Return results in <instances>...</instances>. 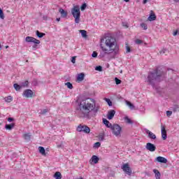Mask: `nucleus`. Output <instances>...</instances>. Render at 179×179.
<instances>
[{
    "instance_id": "48",
    "label": "nucleus",
    "mask_w": 179,
    "mask_h": 179,
    "mask_svg": "<svg viewBox=\"0 0 179 179\" xmlns=\"http://www.w3.org/2000/svg\"><path fill=\"white\" fill-rule=\"evenodd\" d=\"M159 54L162 55L163 54H166V49H163L161 51H159Z\"/></svg>"
},
{
    "instance_id": "37",
    "label": "nucleus",
    "mask_w": 179,
    "mask_h": 179,
    "mask_svg": "<svg viewBox=\"0 0 179 179\" xmlns=\"http://www.w3.org/2000/svg\"><path fill=\"white\" fill-rule=\"evenodd\" d=\"M95 71H98L99 72H101L103 71V67L101 66H97L95 68Z\"/></svg>"
},
{
    "instance_id": "31",
    "label": "nucleus",
    "mask_w": 179,
    "mask_h": 179,
    "mask_svg": "<svg viewBox=\"0 0 179 179\" xmlns=\"http://www.w3.org/2000/svg\"><path fill=\"white\" fill-rule=\"evenodd\" d=\"M161 129L162 134H167V131H166V127L164 126H161Z\"/></svg>"
},
{
    "instance_id": "57",
    "label": "nucleus",
    "mask_w": 179,
    "mask_h": 179,
    "mask_svg": "<svg viewBox=\"0 0 179 179\" xmlns=\"http://www.w3.org/2000/svg\"><path fill=\"white\" fill-rule=\"evenodd\" d=\"M9 48V46H6V48Z\"/></svg>"
},
{
    "instance_id": "30",
    "label": "nucleus",
    "mask_w": 179,
    "mask_h": 179,
    "mask_svg": "<svg viewBox=\"0 0 179 179\" xmlns=\"http://www.w3.org/2000/svg\"><path fill=\"white\" fill-rule=\"evenodd\" d=\"M14 88L15 89V90H20V89H22V85L20 84V85H17V84H14L13 85Z\"/></svg>"
},
{
    "instance_id": "54",
    "label": "nucleus",
    "mask_w": 179,
    "mask_h": 179,
    "mask_svg": "<svg viewBox=\"0 0 179 179\" xmlns=\"http://www.w3.org/2000/svg\"><path fill=\"white\" fill-rule=\"evenodd\" d=\"M176 3L179 2V0H173Z\"/></svg>"
},
{
    "instance_id": "56",
    "label": "nucleus",
    "mask_w": 179,
    "mask_h": 179,
    "mask_svg": "<svg viewBox=\"0 0 179 179\" xmlns=\"http://www.w3.org/2000/svg\"><path fill=\"white\" fill-rule=\"evenodd\" d=\"M103 137H101V141H103Z\"/></svg>"
},
{
    "instance_id": "1",
    "label": "nucleus",
    "mask_w": 179,
    "mask_h": 179,
    "mask_svg": "<svg viewBox=\"0 0 179 179\" xmlns=\"http://www.w3.org/2000/svg\"><path fill=\"white\" fill-rule=\"evenodd\" d=\"M77 113L80 118H89V114L94 111L97 113L99 108H96L94 99L87 98L78 101Z\"/></svg>"
},
{
    "instance_id": "20",
    "label": "nucleus",
    "mask_w": 179,
    "mask_h": 179,
    "mask_svg": "<svg viewBox=\"0 0 179 179\" xmlns=\"http://www.w3.org/2000/svg\"><path fill=\"white\" fill-rule=\"evenodd\" d=\"M153 173H155V178L156 179H160V171H159V170L157 169H154L153 170Z\"/></svg>"
},
{
    "instance_id": "42",
    "label": "nucleus",
    "mask_w": 179,
    "mask_h": 179,
    "mask_svg": "<svg viewBox=\"0 0 179 179\" xmlns=\"http://www.w3.org/2000/svg\"><path fill=\"white\" fill-rule=\"evenodd\" d=\"M136 44H142V43H143V41L142 40H140V39H136V41H135Z\"/></svg>"
},
{
    "instance_id": "50",
    "label": "nucleus",
    "mask_w": 179,
    "mask_h": 179,
    "mask_svg": "<svg viewBox=\"0 0 179 179\" xmlns=\"http://www.w3.org/2000/svg\"><path fill=\"white\" fill-rule=\"evenodd\" d=\"M8 122H12V121H13V118H12V117H8Z\"/></svg>"
},
{
    "instance_id": "17",
    "label": "nucleus",
    "mask_w": 179,
    "mask_h": 179,
    "mask_svg": "<svg viewBox=\"0 0 179 179\" xmlns=\"http://www.w3.org/2000/svg\"><path fill=\"white\" fill-rule=\"evenodd\" d=\"M59 12L61 13L62 17H66V16H68V12L65 11V10L62 8H60Z\"/></svg>"
},
{
    "instance_id": "58",
    "label": "nucleus",
    "mask_w": 179,
    "mask_h": 179,
    "mask_svg": "<svg viewBox=\"0 0 179 179\" xmlns=\"http://www.w3.org/2000/svg\"><path fill=\"white\" fill-rule=\"evenodd\" d=\"M0 48H1V44H0Z\"/></svg>"
},
{
    "instance_id": "14",
    "label": "nucleus",
    "mask_w": 179,
    "mask_h": 179,
    "mask_svg": "<svg viewBox=\"0 0 179 179\" xmlns=\"http://www.w3.org/2000/svg\"><path fill=\"white\" fill-rule=\"evenodd\" d=\"M148 19L149 22H153V20H156V15L155 14V13H153L152 10H151L150 15Z\"/></svg>"
},
{
    "instance_id": "23",
    "label": "nucleus",
    "mask_w": 179,
    "mask_h": 179,
    "mask_svg": "<svg viewBox=\"0 0 179 179\" xmlns=\"http://www.w3.org/2000/svg\"><path fill=\"white\" fill-rule=\"evenodd\" d=\"M82 37L86 38L87 37V32L85 30H80Z\"/></svg>"
},
{
    "instance_id": "35",
    "label": "nucleus",
    "mask_w": 179,
    "mask_h": 179,
    "mask_svg": "<svg viewBox=\"0 0 179 179\" xmlns=\"http://www.w3.org/2000/svg\"><path fill=\"white\" fill-rule=\"evenodd\" d=\"M141 27L142 29H143V30H148V25L145 23H141Z\"/></svg>"
},
{
    "instance_id": "53",
    "label": "nucleus",
    "mask_w": 179,
    "mask_h": 179,
    "mask_svg": "<svg viewBox=\"0 0 179 179\" xmlns=\"http://www.w3.org/2000/svg\"><path fill=\"white\" fill-rule=\"evenodd\" d=\"M56 20L57 22H59V20H61V18H57Z\"/></svg>"
},
{
    "instance_id": "8",
    "label": "nucleus",
    "mask_w": 179,
    "mask_h": 179,
    "mask_svg": "<svg viewBox=\"0 0 179 179\" xmlns=\"http://www.w3.org/2000/svg\"><path fill=\"white\" fill-rule=\"evenodd\" d=\"M122 169L126 174H128V176H131L132 174V170H131V168L129 167V164H123Z\"/></svg>"
},
{
    "instance_id": "27",
    "label": "nucleus",
    "mask_w": 179,
    "mask_h": 179,
    "mask_svg": "<svg viewBox=\"0 0 179 179\" xmlns=\"http://www.w3.org/2000/svg\"><path fill=\"white\" fill-rule=\"evenodd\" d=\"M127 105L129 107V108L131 110H134V108H135V106H134V104H132V103H131L130 101H126Z\"/></svg>"
},
{
    "instance_id": "16",
    "label": "nucleus",
    "mask_w": 179,
    "mask_h": 179,
    "mask_svg": "<svg viewBox=\"0 0 179 179\" xmlns=\"http://www.w3.org/2000/svg\"><path fill=\"white\" fill-rule=\"evenodd\" d=\"M90 162H92V163H94V164H97L99 163V158L96 155H93L90 159Z\"/></svg>"
},
{
    "instance_id": "7",
    "label": "nucleus",
    "mask_w": 179,
    "mask_h": 179,
    "mask_svg": "<svg viewBox=\"0 0 179 179\" xmlns=\"http://www.w3.org/2000/svg\"><path fill=\"white\" fill-rule=\"evenodd\" d=\"M76 130L78 132H84V134H90V128L87 125L79 124Z\"/></svg>"
},
{
    "instance_id": "5",
    "label": "nucleus",
    "mask_w": 179,
    "mask_h": 179,
    "mask_svg": "<svg viewBox=\"0 0 179 179\" xmlns=\"http://www.w3.org/2000/svg\"><path fill=\"white\" fill-rule=\"evenodd\" d=\"M122 129L121 128V127H120V125H118L117 124H115L113 125V127H111L112 132L113 135H115V136H121Z\"/></svg>"
},
{
    "instance_id": "11",
    "label": "nucleus",
    "mask_w": 179,
    "mask_h": 179,
    "mask_svg": "<svg viewBox=\"0 0 179 179\" xmlns=\"http://www.w3.org/2000/svg\"><path fill=\"white\" fill-rule=\"evenodd\" d=\"M33 91H31V90H27L23 93V96L24 97H27V99L33 97Z\"/></svg>"
},
{
    "instance_id": "49",
    "label": "nucleus",
    "mask_w": 179,
    "mask_h": 179,
    "mask_svg": "<svg viewBox=\"0 0 179 179\" xmlns=\"http://www.w3.org/2000/svg\"><path fill=\"white\" fill-rule=\"evenodd\" d=\"M127 52H131V48L129 46H126Z\"/></svg>"
},
{
    "instance_id": "29",
    "label": "nucleus",
    "mask_w": 179,
    "mask_h": 179,
    "mask_svg": "<svg viewBox=\"0 0 179 179\" xmlns=\"http://www.w3.org/2000/svg\"><path fill=\"white\" fill-rule=\"evenodd\" d=\"M124 121H125V122H127V124H133L134 123L131 121V120L129 119V117H128L127 116L124 117Z\"/></svg>"
},
{
    "instance_id": "12",
    "label": "nucleus",
    "mask_w": 179,
    "mask_h": 179,
    "mask_svg": "<svg viewBox=\"0 0 179 179\" xmlns=\"http://www.w3.org/2000/svg\"><path fill=\"white\" fill-rule=\"evenodd\" d=\"M155 162H158V163H167V159H166L165 157H157L155 159Z\"/></svg>"
},
{
    "instance_id": "34",
    "label": "nucleus",
    "mask_w": 179,
    "mask_h": 179,
    "mask_svg": "<svg viewBox=\"0 0 179 179\" xmlns=\"http://www.w3.org/2000/svg\"><path fill=\"white\" fill-rule=\"evenodd\" d=\"M173 111L174 113H177V111H179V106L178 105H176L173 107Z\"/></svg>"
},
{
    "instance_id": "45",
    "label": "nucleus",
    "mask_w": 179,
    "mask_h": 179,
    "mask_svg": "<svg viewBox=\"0 0 179 179\" xmlns=\"http://www.w3.org/2000/svg\"><path fill=\"white\" fill-rule=\"evenodd\" d=\"M162 138L163 141H166L167 139V134H162Z\"/></svg>"
},
{
    "instance_id": "19",
    "label": "nucleus",
    "mask_w": 179,
    "mask_h": 179,
    "mask_svg": "<svg viewBox=\"0 0 179 179\" xmlns=\"http://www.w3.org/2000/svg\"><path fill=\"white\" fill-rule=\"evenodd\" d=\"M15 127L14 123H11L10 124H6L5 128L6 129H8V131H10L12 129H13Z\"/></svg>"
},
{
    "instance_id": "26",
    "label": "nucleus",
    "mask_w": 179,
    "mask_h": 179,
    "mask_svg": "<svg viewBox=\"0 0 179 179\" xmlns=\"http://www.w3.org/2000/svg\"><path fill=\"white\" fill-rule=\"evenodd\" d=\"M31 138V135H30L29 133L24 134V138L25 139V141H30Z\"/></svg>"
},
{
    "instance_id": "32",
    "label": "nucleus",
    "mask_w": 179,
    "mask_h": 179,
    "mask_svg": "<svg viewBox=\"0 0 179 179\" xmlns=\"http://www.w3.org/2000/svg\"><path fill=\"white\" fill-rule=\"evenodd\" d=\"M105 101H106V103H108V105L111 107V106H113V102L111 101V100L110 99H105Z\"/></svg>"
},
{
    "instance_id": "36",
    "label": "nucleus",
    "mask_w": 179,
    "mask_h": 179,
    "mask_svg": "<svg viewBox=\"0 0 179 179\" xmlns=\"http://www.w3.org/2000/svg\"><path fill=\"white\" fill-rule=\"evenodd\" d=\"M47 113H48V109H43L39 113V114L44 115V114H47Z\"/></svg>"
},
{
    "instance_id": "43",
    "label": "nucleus",
    "mask_w": 179,
    "mask_h": 179,
    "mask_svg": "<svg viewBox=\"0 0 179 179\" xmlns=\"http://www.w3.org/2000/svg\"><path fill=\"white\" fill-rule=\"evenodd\" d=\"M92 57H93V58H97V52H92Z\"/></svg>"
},
{
    "instance_id": "39",
    "label": "nucleus",
    "mask_w": 179,
    "mask_h": 179,
    "mask_svg": "<svg viewBox=\"0 0 179 179\" xmlns=\"http://www.w3.org/2000/svg\"><path fill=\"white\" fill-rule=\"evenodd\" d=\"M87 6V5L86 4V3H84L81 6L80 10H81L82 11L85 10V9H86Z\"/></svg>"
},
{
    "instance_id": "25",
    "label": "nucleus",
    "mask_w": 179,
    "mask_h": 179,
    "mask_svg": "<svg viewBox=\"0 0 179 179\" xmlns=\"http://www.w3.org/2000/svg\"><path fill=\"white\" fill-rule=\"evenodd\" d=\"M4 100L6 103H10V101L13 100V97H12V96H8L4 98Z\"/></svg>"
},
{
    "instance_id": "38",
    "label": "nucleus",
    "mask_w": 179,
    "mask_h": 179,
    "mask_svg": "<svg viewBox=\"0 0 179 179\" xmlns=\"http://www.w3.org/2000/svg\"><path fill=\"white\" fill-rule=\"evenodd\" d=\"M100 146H101V143H100V142H96L94 144V148L96 149L100 148Z\"/></svg>"
},
{
    "instance_id": "3",
    "label": "nucleus",
    "mask_w": 179,
    "mask_h": 179,
    "mask_svg": "<svg viewBox=\"0 0 179 179\" xmlns=\"http://www.w3.org/2000/svg\"><path fill=\"white\" fill-rule=\"evenodd\" d=\"M163 79H164V72H162L156 69L148 73L147 82L149 85L155 86V82H160L161 80H163Z\"/></svg>"
},
{
    "instance_id": "6",
    "label": "nucleus",
    "mask_w": 179,
    "mask_h": 179,
    "mask_svg": "<svg viewBox=\"0 0 179 179\" xmlns=\"http://www.w3.org/2000/svg\"><path fill=\"white\" fill-rule=\"evenodd\" d=\"M25 41L26 43H34V45L32 46V48L34 49L37 48V44H40V40L31 36H27L25 38Z\"/></svg>"
},
{
    "instance_id": "2",
    "label": "nucleus",
    "mask_w": 179,
    "mask_h": 179,
    "mask_svg": "<svg viewBox=\"0 0 179 179\" xmlns=\"http://www.w3.org/2000/svg\"><path fill=\"white\" fill-rule=\"evenodd\" d=\"M104 41L105 45L107 47V48H104L103 44H101V48L102 50V52H101L99 55L101 58H104L107 54H111L113 52L117 54L120 48L117 45V40H115L114 37L107 36L104 38L101 39V43H104Z\"/></svg>"
},
{
    "instance_id": "4",
    "label": "nucleus",
    "mask_w": 179,
    "mask_h": 179,
    "mask_svg": "<svg viewBox=\"0 0 179 179\" xmlns=\"http://www.w3.org/2000/svg\"><path fill=\"white\" fill-rule=\"evenodd\" d=\"M71 15L75 18V23H80V8H79V6H75L71 9Z\"/></svg>"
},
{
    "instance_id": "40",
    "label": "nucleus",
    "mask_w": 179,
    "mask_h": 179,
    "mask_svg": "<svg viewBox=\"0 0 179 179\" xmlns=\"http://www.w3.org/2000/svg\"><path fill=\"white\" fill-rule=\"evenodd\" d=\"M0 17L1 19H5V15H3V11L0 8Z\"/></svg>"
},
{
    "instance_id": "46",
    "label": "nucleus",
    "mask_w": 179,
    "mask_h": 179,
    "mask_svg": "<svg viewBox=\"0 0 179 179\" xmlns=\"http://www.w3.org/2000/svg\"><path fill=\"white\" fill-rule=\"evenodd\" d=\"M122 27H126V29H128L129 26L127 22H122Z\"/></svg>"
},
{
    "instance_id": "41",
    "label": "nucleus",
    "mask_w": 179,
    "mask_h": 179,
    "mask_svg": "<svg viewBox=\"0 0 179 179\" xmlns=\"http://www.w3.org/2000/svg\"><path fill=\"white\" fill-rule=\"evenodd\" d=\"M115 82L116 85H121V80L118 79V78H115Z\"/></svg>"
},
{
    "instance_id": "18",
    "label": "nucleus",
    "mask_w": 179,
    "mask_h": 179,
    "mask_svg": "<svg viewBox=\"0 0 179 179\" xmlns=\"http://www.w3.org/2000/svg\"><path fill=\"white\" fill-rule=\"evenodd\" d=\"M84 79H85V73H81L78 74L77 77V80H78L79 82H82V80H83Z\"/></svg>"
},
{
    "instance_id": "9",
    "label": "nucleus",
    "mask_w": 179,
    "mask_h": 179,
    "mask_svg": "<svg viewBox=\"0 0 179 179\" xmlns=\"http://www.w3.org/2000/svg\"><path fill=\"white\" fill-rule=\"evenodd\" d=\"M145 148L150 152H155L156 150V145L151 143H148L145 145Z\"/></svg>"
},
{
    "instance_id": "51",
    "label": "nucleus",
    "mask_w": 179,
    "mask_h": 179,
    "mask_svg": "<svg viewBox=\"0 0 179 179\" xmlns=\"http://www.w3.org/2000/svg\"><path fill=\"white\" fill-rule=\"evenodd\" d=\"M177 34H178V31H175L173 34V36H177Z\"/></svg>"
},
{
    "instance_id": "21",
    "label": "nucleus",
    "mask_w": 179,
    "mask_h": 179,
    "mask_svg": "<svg viewBox=\"0 0 179 179\" xmlns=\"http://www.w3.org/2000/svg\"><path fill=\"white\" fill-rule=\"evenodd\" d=\"M54 178L55 179H61V178H62V175L61 174V172H56L54 174Z\"/></svg>"
},
{
    "instance_id": "55",
    "label": "nucleus",
    "mask_w": 179,
    "mask_h": 179,
    "mask_svg": "<svg viewBox=\"0 0 179 179\" xmlns=\"http://www.w3.org/2000/svg\"><path fill=\"white\" fill-rule=\"evenodd\" d=\"M124 2H129V0H124Z\"/></svg>"
},
{
    "instance_id": "28",
    "label": "nucleus",
    "mask_w": 179,
    "mask_h": 179,
    "mask_svg": "<svg viewBox=\"0 0 179 179\" xmlns=\"http://www.w3.org/2000/svg\"><path fill=\"white\" fill-rule=\"evenodd\" d=\"M29 86V81L26 80L23 83H21V87H27Z\"/></svg>"
},
{
    "instance_id": "10",
    "label": "nucleus",
    "mask_w": 179,
    "mask_h": 179,
    "mask_svg": "<svg viewBox=\"0 0 179 179\" xmlns=\"http://www.w3.org/2000/svg\"><path fill=\"white\" fill-rule=\"evenodd\" d=\"M145 133L148 135L150 139H156V135L148 129H144Z\"/></svg>"
},
{
    "instance_id": "22",
    "label": "nucleus",
    "mask_w": 179,
    "mask_h": 179,
    "mask_svg": "<svg viewBox=\"0 0 179 179\" xmlns=\"http://www.w3.org/2000/svg\"><path fill=\"white\" fill-rule=\"evenodd\" d=\"M36 36L38 37V38H43V37L45 36V34L40 32L39 31H36Z\"/></svg>"
},
{
    "instance_id": "15",
    "label": "nucleus",
    "mask_w": 179,
    "mask_h": 179,
    "mask_svg": "<svg viewBox=\"0 0 179 179\" xmlns=\"http://www.w3.org/2000/svg\"><path fill=\"white\" fill-rule=\"evenodd\" d=\"M103 122L106 125V127H107V128H110L111 129V127H113V124H111V123H110V122L107 120V119H103Z\"/></svg>"
},
{
    "instance_id": "24",
    "label": "nucleus",
    "mask_w": 179,
    "mask_h": 179,
    "mask_svg": "<svg viewBox=\"0 0 179 179\" xmlns=\"http://www.w3.org/2000/svg\"><path fill=\"white\" fill-rule=\"evenodd\" d=\"M39 152L43 155V156H45V149L43 147L38 148Z\"/></svg>"
},
{
    "instance_id": "52",
    "label": "nucleus",
    "mask_w": 179,
    "mask_h": 179,
    "mask_svg": "<svg viewBox=\"0 0 179 179\" xmlns=\"http://www.w3.org/2000/svg\"><path fill=\"white\" fill-rule=\"evenodd\" d=\"M147 3H148V0H143V5H145Z\"/></svg>"
},
{
    "instance_id": "13",
    "label": "nucleus",
    "mask_w": 179,
    "mask_h": 179,
    "mask_svg": "<svg viewBox=\"0 0 179 179\" xmlns=\"http://www.w3.org/2000/svg\"><path fill=\"white\" fill-rule=\"evenodd\" d=\"M115 115V110H111L108 113V120H113Z\"/></svg>"
},
{
    "instance_id": "44",
    "label": "nucleus",
    "mask_w": 179,
    "mask_h": 179,
    "mask_svg": "<svg viewBox=\"0 0 179 179\" xmlns=\"http://www.w3.org/2000/svg\"><path fill=\"white\" fill-rule=\"evenodd\" d=\"M171 114H173V112L172 111H170V110H167L166 111V115L167 117H170L171 115Z\"/></svg>"
},
{
    "instance_id": "33",
    "label": "nucleus",
    "mask_w": 179,
    "mask_h": 179,
    "mask_svg": "<svg viewBox=\"0 0 179 179\" xmlns=\"http://www.w3.org/2000/svg\"><path fill=\"white\" fill-rule=\"evenodd\" d=\"M66 86H67L68 89H73V85L70 82L66 83Z\"/></svg>"
},
{
    "instance_id": "47",
    "label": "nucleus",
    "mask_w": 179,
    "mask_h": 179,
    "mask_svg": "<svg viewBox=\"0 0 179 179\" xmlns=\"http://www.w3.org/2000/svg\"><path fill=\"white\" fill-rule=\"evenodd\" d=\"M71 62L75 64L76 62V57H73L71 59Z\"/></svg>"
}]
</instances>
